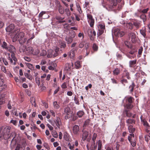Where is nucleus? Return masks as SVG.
Returning <instances> with one entry per match:
<instances>
[{
	"label": "nucleus",
	"mask_w": 150,
	"mask_h": 150,
	"mask_svg": "<svg viewBox=\"0 0 150 150\" xmlns=\"http://www.w3.org/2000/svg\"><path fill=\"white\" fill-rule=\"evenodd\" d=\"M15 33L14 38L16 40L19 41L21 44H23L27 41V39L24 38L25 33L23 32H20V29H15L14 31Z\"/></svg>",
	"instance_id": "1"
},
{
	"label": "nucleus",
	"mask_w": 150,
	"mask_h": 150,
	"mask_svg": "<svg viewBox=\"0 0 150 150\" xmlns=\"http://www.w3.org/2000/svg\"><path fill=\"white\" fill-rule=\"evenodd\" d=\"M11 127H6L2 130L0 131V141L4 139L6 140L9 138L11 135L10 134V130Z\"/></svg>",
	"instance_id": "2"
},
{
	"label": "nucleus",
	"mask_w": 150,
	"mask_h": 150,
	"mask_svg": "<svg viewBox=\"0 0 150 150\" xmlns=\"http://www.w3.org/2000/svg\"><path fill=\"white\" fill-rule=\"evenodd\" d=\"M126 78L128 80H130L131 79L129 72L127 70H125L123 71L121 79L120 80V82L124 86H125L126 84L128 83V81L125 79Z\"/></svg>",
	"instance_id": "3"
},
{
	"label": "nucleus",
	"mask_w": 150,
	"mask_h": 150,
	"mask_svg": "<svg viewBox=\"0 0 150 150\" xmlns=\"http://www.w3.org/2000/svg\"><path fill=\"white\" fill-rule=\"evenodd\" d=\"M128 139L132 147H134L136 145V139L134 138V134H131L128 136Z\"/></svg>",
	"instance_id": "4"
},
{
	"label": "nucleus",
	"mask_w": 150,
	"mask_h": 150,
	"mask_svg": "<svg viewBox=\"0 0 150 150\" xmlns=\"http://www.w3.org/2000/svg\"><path fill=\"white\" fill-rule=\"evenodd\" d=\"M87 33L90 40L92 41L94 40L96 35V33L94 30L93 29L88 28L87 30Z\"/></svg>",
	"instance_id": "5"
},
{
	"label": "nucleus",
	"mask_w": 150,
	"mask_h": 150,
	"mask_svg": "<svg viewBox=\"0 0 150 150\" xmlns=\"http://www.w3.org/2000/svg\"><path fill=\"white\" fill-rule=\"evenodd\" d=\"M56 6L57 8L58 9L59 13L61 14H63L64 12V7L62 6L59 2L58 1H55Z\"/></svg>",
	"instance_id": "6"
},
{
	"label": "nucleus",
	"mask_w": 150,
	"mask_h": 150,
	"mask_svg": "<svg viewBox=\"0 0 150 150\" xmlns=\"http://www.w3.org/2000/svg\"><path fill=\"white\" fill-rule=\"evenodd\" d=\"M14 28V25L13 24H11L6 28V30L7 32H9L10 33H13L14 34L15 33L14 32V30L17 29Z\"/></svg>",
	"instance_id": "7"
},
{
	"label": "nucleus",
	"mask_w": 150,
	"mask_h": 150,
	"mask_svg": "<svg viewBox=\"0 0 150 150\" xmlns=\"http://www.w3.org/2000/svg\"><path fill=\"white\" fill-rule=\"evenodd\" d=\"M11 58L10 57H9L8 58V59L10 61L11 64L15 65H16V62L17 61V59L13 53H11Z\"/></svg>",
	"instance_id": "8"
},
{
	"label": "nucleus",
	"mask_w": 150,
	"mask_h": 150,
	"mask_svg": "<svg viewBox=\"0 0 150 150\" xmlns=\"http://www.w3.org/2000/svg\"><path fill=\"white\" fill-rule=\"evenodd\" d=\"M114 33L115 36L120 37H122L124 35V32L121 31L119 29L117 28L114 29Z\"/></svg>",
	"instance_id": "9"
},
{
	"label": "nucleus",
	"mask_w": 150,
	"mask_h": 150,
	"mask_svg": "<svg viewBox=\"0 0 150 150\" xmlns=\"http://www.w3.org/2000/svg\"><path fill=\"white\" fill-rule=\"evenodd\" d=\"M149 10V8H148L142 10L141 9H138L137 12L135 13V16L137 17H139V13L145 14V13H147Z\"/></svg>",
	"instance_id": "10"
},
{
	"label": "nucleus",
	"mask_w": 150,
	"mask_h": 150,
	"mask_svg": "<svg viewBox=\"0 0 150 150\" xmlns=\"http://www.w3.org/2000/svg\"><path fill=\"white\" fill-rule=\"evenodd\" d=\"M129 36L131 38V41L133 43L135 42L136 41V37L135 34L133 32L130 33L129 34Z\"/></svg>",
	"instance_id": "11"
},
{
	"label": "nucleus",
	"mask_w": 150,
	"mask_h": 150,
	"mask_svg": "<svg viewBox=\"0 0 150 150\" xmlns=\"http://www.w3.org/2000/svg\"><path fill=\"white\" fill-rule=\"evenodd\" d=\"M142 22L139 20H135L133 22V25L137 28H140L141 26Z\"/></svg>",
	"instance_id": "12"
},
{
	"label": "nucleus",
	"mask_w": 150,
	"mask_h": 150,
	"mask_svg": "<svg viewBox=\"0 0 150 150\" xmlns=\"http://www.w3.org/2000/svg\"><path fill=\"white\" fill-rule=\"evenodd\" d=\"M79 127L76 125H74L73 127V132L74 134H78L79 131Z\"/></svg>",
	"instance_id": "13"
},
{
	"label": "nucleus",
	"mask_w": 150,
	"mask_h": 150,
	"mask_svg": "<svg viewBox=\"0 0 150 150\" xmlns=\"http://www.w3.org/2000/svg\"><path fill=\"white\" fill-rule=\"evenodd\" d=\"M82 132L83 133L82 136V139L83 141H85L88 137V132L86 130H83Z\"/></svg>",
	"instance_id": "14"
},
{
	"label": "nucleus",
	"mask_w": 150,
	"mask_h": 150,
	"mask_svg": "<svg viewBox=\"0 0 150 150\" xmlns=\"http://www.w3.org/2000/svg\"><path fill=\"white\" fill-rule=\"evenodd\" d=\"M55 19L59 20V23H62L65 22V21L63 20L64 18V17H62L60 16H55Z\"/></svg>",
	"instance_id": "15"
},
{
	"label": "nucleus",
	"mask_w": 150,
	"mask_h": 150,
	"mask_svg": "<svg viewBox=\"0 0 150 150\" xmlns=\"http://www.w3.org/2000/svg\"><path fill=\"white\" fill-rule=\"evenodd\" d=\"M127 126H128V129L129 132L132 134H133V133L135 131V129L134 128L132 125H127Z\"/></svg>",
	"instance_id": "16"
},
{
	"label": "nucleus",
	"mask_w": 150,
	"mask_h": 150,
	"mask_svg": "<svg viewBox=\"0 0 150 150\" xmlns=\"http://www.w3.org/2000/svg\"><path fill=\"white\" fill-rule=\"evenodd\" d=\"M7 50L10 52L11 53H12L16 51V49L14 46L11 45H10L8 47Z\"/></svg>",
	"instance_id": "17"
},
{
	"label": "nucleus",
	"mask_w": 150,
	"mask_h": 150,
	"mask_svg": "<svg viewBox=\"0 0 150 150\" xmlns=\"http://www.w3.org/2000/svg\"><path fill=\"white\" fill-rule=\"evenodd\" d=\"M136 85L133 81L132 82V84L130 85L129 87V91L132 93L133 92L134 87Z\"/></svg>",
	"instance_id": "18"
},
{
	"label": "nucleus",
	"mask_w": 150,
	"mask_h": 150,
	"mask_svg": "<svg viewBox=\"0 0 150 150\" xmlns=\"http://www.w3.org/2000/svg\"><path fill=\"white\" fill-rule=\"evenodd\" d=\"M56 125L58 127H60V125L61 123V120L59 117H57V118L54 120Z\"/></svg>",
	"instance_id": "19"
},
{
	"label": "nucleus",
	"mask_w": 150,
	"mask_h": 150,
	"mask_svg": "<svg viewBox=\"0 0 150 150\" xmlns=\"http://www.w3.org/2000/svg\"><path fill=\"white\" fill-rule=\"evenodd\" d=\"M120 73V69L117 68H116L113 71V74L114 76H117Z\"/></svg>",
	"instance_id": "20"
},
{
	"label": "nucleus",
	"mask_w": 150,
	"mask_h": 150,
	"mask_svg": "<svg viewBox=\"0 0 150 150\" xmlns=\"http://www.w3.org/2000/svg\"><path fill=\"white\" fill-rule=\"evenodd\" d=\"M140 32L141 35H142L143 37L146 38V29L144 27L142 28V29L140 30Z\"/></svg>",
	"instance_id": "21"
},
{
	"label": "nucleus",
	"mask_w": 150,
	"mask_h": 150,
	"mask_svg": "<svg viewBox=\"0 0 150 150\" xmlns=\"http://www.w3.org/2000/svg\"><path fill=\"white\" fill-rule=\"evenodd\" d=\"M142 116H141L140 117V119L141 120V121L142 122V123L143 124V125L144 126H145V127H146L147 126H148L149 125V124L148 123L146 120L145 119H143L142 118Z\"/></svg>",
	"instance_id": "22"
},
{
	"label": "nucleus",
	"mask_w": 150,
	"mask_h": 150,
	"mask_svg": "<svg viewBox=\"0 0 150 150\" xmlns=\"http://www.w3.org/2000/svg\"><path fill=\"white\" fill-rule=\"evenodd\" d=\"M137 60L130 61L129 62V66L131 67H134L136 63Z\"/></svg>",
	"instance_id": "23"
},
{
	"label": "nucleus",
	"mask_w": 150,
	"mask_h": 150,
	"mask_svg": "<svg viewBox=\"0 0 150 150\" xmlns=\"http://www.w3.org/2000/svg\"><path fill=\"white\" fill-rule=\"evenodd\" d=\"M126 123L128 125L129 124H132L134 123L135 124V123L136 121L135 120L133 119H129L127 120L126 121Z\"/></svg>",
	"instance_id": "24"
},
{
	"label": "nucleus",
	"mask_w": 150,
	"mask_h": 150,
	"mask_svg": "<svg viewBox=\"0 0 150 150\" xmlns=\"http://www.w3.org/2000/svg\"><path fill=\"white\" fill-rule=\"evenodd\" d=\"M139 17H140V18L143 20L144 22L146 21V16L145 14L139 13Z\"/></svg>",
	"instance_id": "25"
},
{
	"label": "nucleus",
	"mask_w": 150,
	"mask_h": 150,
	"mask_svg": "<svg viewBox=\"0 0 150 150\" xmlns=\"http://www.w3.org/2000/svg\"><path fill=\"white\" fill-rule=\"evenodd\" d=\"M73 112L70 111L69 113L65 114L66 115L65 116V119L67 120L72 117Z\"/></svg>",
	"instance_id": "26"
},
{
	"label": "nucleus",
	"mask_w": 150,
	"mask_h": 150,
	"mask_svg": "<svg viewBox=\"0 0 150 150\" xmlns=\"http://www.w3.org/2000/svg\"><path fill=\"white\" fill-rule=\"evenodd\" d=\"M75 52L72 49L70 51V52L68 54L71 58H73L75 56Z\"/></svg>",
	"instance_id": "27"
},
{
	"label": "nucleus",
	"mask_w": 150,
	"mask_h": 150,
	"mask_svg": "<svg viewBox=\"0 0 150 150\" xmlns=\"http://www.w3.org/2000/svg\"><path fill=\"white\" fill-rule=\"evenodd\" d=\"M48 54L47 55V57L48 58H51L53 57V50H48Z\"/></svg>",
	"instance_id": "28"
},
{
	"label": "nucleus",
	"mask_w": 150,
	"mask_h": 150,
	"mask_svg": "<svg viewBox=\"0 0 150 150\" xmlns=\"http://www.w3.org/2000/svg\"><path fill=\"white\" fill-rule=\"evenodd\" d=\"M127 47L129 48L131 50L134 51L135 52L137 51L136 47L131 45H127Z\"/></svg>",
	"instance_id": "29"
},
{
	"label": "nucleus",
	"mask_w": 150,
	"mask_h": 150,
	"mask_svg": "<svg viewBox=\"0 0 150 150\" xmlns=\"http://www.w3.org/2000/svg\"><path fill=\"white\" fill-rule=\"evenodd\" d=\"M84 114V112L82 110H80L78 111L76 114L77 115L78 117L81 118L82 117Z\"/></svg>",
	"instance_id": "30"
},
{
	"label": "nucleus",
	"mask_w": 150,
	"mask_h": 150,
	"mask_svg": "<svg viewBox=\"0 0 150 150\" xmlns=\"http://www.w3.org/2000/svg\"><path fill=\"white\" fill-rule=\"evenodd\" d=\"M126 102H128V103H131L133 102V100H134V99L133 97L130 96L129 97H128L126 98Z\"/></svg>",
	"instance_id": "31"
},
{
	"label": "nucleus",
	"mask_w": 150,
	"mask_h": 150,
	"mask_svg": "<svg viewBox=\"0 0 150 150\" xmlns=\"http://www.w3.org/2000/svg\"><path fill=\"white\" fill-rule=\"evenodd\" d=\"M70 111L71 110L70 107L67 106L64 108L63 114H65L67 113H69Z\"/></svg>",
	"instance_id": "32"
},
{
	"label": "nucleus",
	"mask_w": 150,
	"mask_h": 150,
	"mask_svg": "<svg viewBox=\"0 0 150 150\" xmlns=\"http://www.w3.org/2000/svg\"><path fill=\"white\" fill-rule=\"evenodd\" d=\"M76 68V69H79L81 67L80 61H77L75 63Z\"/></svg>",
	"instance_id": "33"
},
{
	"label": "nucleus",
	"mask_w": 150,
	"mask_h": 150,
	"mask_svg": "<svg viewBox=\"0 0 150 150\" xmlns=\"http://www.w3.org/2000/svg\"><path fill=\"white\" fill-rule=\"evenodd\" d=\"M97 144L98 145V150L101 149L102 146V141L101 140H99L97 142Z\"/></svg>",
	"instance_id": "34"
},
{
	"label": "nucleus",
	"mask_w": 150,
	"mask_h": 150,
	"mask_svg": "<svg viewBox=\"0 0 150 150\" xmlns=\"http://www.w3.org/2000/svg\"><path fill=\"white\" fill-rule=\"evenodd\" d=\"M65 40L67 42V44H68L71 43L73 41V39L70 37H66L65 38Z\"/></svg>",
	"instance_id": "35"
},
{
	"label": "nucleus",
	"mask_w": 150,
	"mask_h": 150,
	"mask_svg": "<svg viewBox=\"0 0 150 150\" xmlns=\"http://www.w3.org/2000/svg\"><path fill=\"white\" fill-rule=\"evenodd\" d=\"M69 134L67 133H65L64 135V139L67 141H69Z\"/></svg>",
	"instance_id": "36"
},
{
	"label": "nucleus",
	"mask_w": 150,
	"mask_h": 150,
	"mask_svg": "<svg viewBox=\"0 0 150 150\" xmlns=\"http://www.w3.org/2000/svg\"><path fill=\"white\" fill-rule=\"evenodd\" d=\"M90 120L89 119L86 120L85 122L83 125V127H86L87 126H90Z\"/></svg>",
	"instance_id": "37"
},
{
	"label": "nucleus",
	"mask_w": 150,
	"mask_h": 150,
	"mask_svg": "<svg viewBox=\"0 0 150 150\" xmlns=\"http://www.w3.org/2000/svg\"><path fill=\"white\" fill-rule=\"evenodd\" d=\"M65 69L68 71H70L71 69V65L69 63H67L66 64Z\"/></svg>",
	"instance_id": "38"
},
{
	"label": "nucleus",
	"mask_w": 150,
	"mask_h": 150,
	"mask_svg": "<svg viewBox=\"0 0 150 150\" xmlns=\"http://www.w3.org/2000/svg\"><path fill=\"white\" fill-rule=\"evenodd\" d=\"M24 75L25 77L30 80H32L33 79V77L30 74H28L27 73H24Z\"/></svg>",
	"instance_id": "39"
},
{
	"label": "nucleus",
	"mask_w": 150,
	"mask_h": 150,
	"mask_svg": "<svg viewBox=\"0 0 150 150\" xmlns=\"http://www.w3.org/2000/svg\"><path fill=\"white\" fill-rule=\"evenodd\" d=\"M60 47L64 48L66 47V43L65 42L61 41L59 42Z\"/></svg>",
	"instance_id": "40"
},
{
	"label": "nucleus",
	"mask_w": 150,
	"mask_h": 150,
	"mask_svg": "<svg viewBox=\"0 0 150 150\" xmlns=\"http://www.w3.org/2000/svg\"><path fill=\"white\" fill-rule=\"evenodd\" d=\"M77 9L78 11L79 14H81L82 13V11L79 4H76V5Z\"/></svg>",
	"instance_id": "41"
},
{
	"label": "nucleus",
	"mask_w": 150,
	"mask_h": 150,
	"mask_svg": "<svg viewBox=\"0 0 150 150\" xmlns=\"http://www.w3.org/2000/svg\"><path fill=\"white\" fill-rule=\"evenodd\" d=\"M1 46L3 48L5 49L6 50L8 49V46H7L6 43L4 41L3 42Z\"/></svg>",
	"instance_id": "42"
},
{
	"label": "nucleus",
	"mask_w": 150,
	"mask_h": 150,
	"mask_svg": "<svg viewBox=\"0 0 150 150\" xmlns=\"http://www.w3.org/2000/svg\"><path fill=\"white\" fill-rule=\"evenodd\" d=\"M26 49V48L25 46H21L20 47L19 51L21 52H23L25 51Z\"/></svg>",
	"instance_id": "43"
},
{
	"label": "nucleus",
	"mask_w": 150,
	"mask_h": 150,
	"mask_svg": "<svg viewBox=\"0 0 150 150\" xmlns=\"http://www.w3.org/2000/svg\"><path fill=\"white\" fill-rule=\"evenodd\" d=\"M98 29L104 30L105 29V25L104 24H99L98 25Z\"/></svg>",
	"instance_id": "44"
},
{
	"label": "nucleus",
	"mask_w": 150,
	"mask_h": 150,
	"mask_svg": "<svg viewBox=\"0 0 150 150\" xmlns=\"http://www.w3.org/2000/svg\"><path fill=\"white\" fill-rule=\"evenodd\" d=\"M26 50L28 51L30 53H33V52L34 50L33 48L31 47H28L26 48Z\"/></svg>",
	"instance_id": "45"
},
{
	"label": "nucleus",
	"mask_w": 150,
	"mask_h": 150,
	"mask_svg": "<svg viewBox=\"0 0 150 150\" xmlns=\"http://www.w3.org/2000/svg\"><path fill=\"white\" fill-rule=\"evenodd\" d=\"M92 48L94 51H97L98 49V46L95 43H94L93 45Z\"/></svg>",
	"instance_id": "46"
},
{
	"label": "nucleus",
	"mask_w": 150,
	"mask_h": 150,
	"mask_svg": "<svg viewBox=\"0 0 150 150\" xmlns=\"http://www.w3.org/2000/svg\"><path fill=\"white\" fill-rule=\"evenodd\" d=\"M53 105L54 108L56 109H58L59 108V105L57 104V101H54L53 102Z\"/></svg>",
	"instance_id": "47"
},
{
	"label": "nucleus",
	"mask_w": 150,
	"mask_h": 150,
	"mask_svg": "<svg viewBox=\"0 0 150 150\" xmlns=\"http://www.w3.org/2000/svg\"><path fill=\"white\" fill-rule=\"evenodd\" d=\"M126 107L128 109H131L133 107V105L131 103H126Z\"/></svg>",
	"instance_id": "48"
},
{
	"label": "nucleus",
	"mask_w": 150,
	"mask_h": 150,
	"mask_svg": "<svg viewBox=\"0 0 150 150\" xmlns=\"http://www.w3.org/2000/svg\"><path fill=\"white\" fill-rule=\"evenodd\" d=\"M88 22L90 24V26L91 27H93L94 23V19L88 21Z\"/></svg>",
	"instance_id": "49"
},
{
	"label": "nucleus",
	"mask_w": 150,
	"mask_h": 150,
	"mask_svg": "<svg viewBox=\"0 0 150 150\" xmlns=\"http://www.w3.org/2000/svg\"><path fill=\"white\" fill-rule=\"evenodd\" d=\"M24 148H23L20 144H18L16 146L15 150H24Z\"/></svg>",
	"instance_id": "50"
},
{
	"label": "nucleus",
	"mask_w": 150,
	"mask_h": 150,
	"mask_svg": "<svg viewBox=\"0 0 150 150\" xmlns=\"http://www.w3.org/2000/svg\"><path fill=\"white\" fill-rule=\"evenodd\" d=\"M97 137V134L96 133H94L93 134V137L92 138V140L93 141V143L94 144H95V142Z\"/></svg>",
	"instance_id": "51"
},
{
	"label": "nucleus",
	"mask_w": 150,
	"mask_h": 150,
	"mask_svg": "<svg viewBox=\"0 0 150 150\" xmlns=\"http://www.w3.org/2000/svg\"><path fill=\"white\" fill-rule=\"evenodd\" d=\"M35 81L36 83L39 86L40 83V77H36L35 78Z\"/></svg>",
	"instance_id": "52"
},
{
	"label": "nucleus",
	"mask_w": 150,
	"mask_h": 150,
	"mask_svg": "<svg viewBox=\"0 0 150 150\" xmlns=\"http://www.w3.org/2000/svg\"><path fill=\"white\" fill-rule=\"evenodd\" d=\"M133 23H128L127 24V26L128 28L131 30L133 28Z\"/></svg>",
	"instance_id": "53"
},
{
	"label": "nucleus",
	"mask_w": 150,
	"mask_h": 150,
	"mask_svg": "<svg viewBox=\"0 0 150 150\" xmlns=\"http://www.w3.org/2000/svg\"><path fill=\"white\" fill-rule=\"evenodd\" d=\"M47 54V52L45 50H42L41 51V52L40 54V55L41 56H45Z\"/></svg>",
	"instance_id": "54"
},
{
	"label": "nucleus",
	"mask_w": 150,
	"mask_h": 150,
	"mask_svg": "<svg viewBox=\"0 0 150 150\" xmlns=\"http://www.w3.org/2000/svg\"><path fill=\"white\" fill-rule=\"evenodd\" d=\"M97 146L95 145V143H93V144L91 145L90 147V149L91 150H95L97 149Z\"/></svg>",
	"instance_id": "55"
},
{
	"label": "nucleus",
	"mask_w": 150,
	"mask_h": 150,
	"mask_svg": "<svg viewBox=\"0 0 150 150\" xmlns=\"http://www.w3.org/2000/svg\"><path fill=\"white\" fill-rule=\"evenodd\" d=\"M126 55L127 57L130 59L134 58L135 57L134 55H132L131 54L127 53L126 54Z\"/></svg>",
	"instance_id": "56"
},
{
	"label": "nucleus",
	"mask_w": 150,
	"mask_h": 150,
	"mask_svg": "<svg viewBox=\"0 0 150 150\" xmlns=\"http://www.w3.org/2000/svg\"><path fill=\"white\" fill-rule=\"evenodd\" d=\"M64 11L66 13V14L68 16H69L71 15V12L69 8H66L64 9Z\"/></svg>",
	"instance_id": "57"
},
{
	"label": "nucleus",
	"mask_w": 150,
	"mask_h": 150,
	"mask_svg": "<svg viewBox=\"0 0 150 150\" xmlns=\"http://www.w3.org/2000/svg\"><path fill=\"white\" fill-rule=\"evenodd\" d=\"M104 32V30L98 29L97 33V35L99 36L103 34Z\"/></svg>",
	"instance_id": "58"
},
{
	"label": "nucleus",
	"mask_w": 150,
	"mask_h": 150,
	"mask_svg": "<svg viewBox=\"0 0 150 150\" xmlns=\"http://www.w3.org/2000/svg\"><path fill=\"white\" fill-rule=\"evenodd\" d=\"M125 114L126 116L129 117H130L132 115V114L131 113L129 112L127 110L125 111Z\"/></svg>",
	"instance_id": "59"
},
{
	"label": "nucleus",
	"mask_w": 150,
	"mask_h": 150,
	"mask_svg": "<svg viewBox=\"0 0 150 150\" xmlns=\"http://www.w3.org/2000/svg\"><path fill=\"white\" fill-rule=\"evenodd\" d=\"M87 16L88 19V21L91 20V19H93L92 15L89 14V13L87 14Z\"/></svg>",
	"instance_id": "60"
},
{
	"label": "nucleus",
	"mask_w": 150,
	"mask_h": 150,
	"mask_svg": "<svg viewBox=\"0 0 150 150\" xmlns=\"http://www.w3.org/2000/svg\"><path fill=\"white\" fill-rule=\"evenodd\" d=\"M74 100L75 103H76V104H77L78 105L79 104V100L78 99V98L77 97V96L76 95H75V96L74 97Z\"/></svg>",
	"instance_id": "61"
},
{
	"label": "nucleus",
	"mask_w": 150,
	"mask_h": 150,
	"mask_svg": "<svg viewBox=\"0 0 150 150\" xmlns=\"http://www.w3.org/2000/svg\"><path fill=\"white\" fill-rule=\"evenodd\" d=\"M145 140L147 143L149 140L150 139V136L149 135H146L144 137Z\"/></svg>",
	"instance_id": "62"
},
{
	"label": "nucleus",
	"mask_w": 150,
	"mask_h": 150,
	"mask_svg": "<svg viewBox=\"0 0 150 150\" xmlns=\"http://www.w3.org/2000/svg\"><path fill=\"white\" fill-rule=\"evenodd\" d=\"M52 135L53 137L55 138H57L58 136L57 133L55 131L53 132Z\"/></svg>",
	"instance_id": "63"
},
{
	"label": "nucleus",
	"mask_w": 150,
	"mask_h": 150,
	"mask_svg": "<svg viewBox=\"0 0 150 150\" xmlns=\"http://www.w3.org/2000/svg\"><path fill=\"white\" fill-rule=\"evenodd\" d=\"M84 46V43L83 42H81L79 43V47H78L79 48H82Z\"/></svg>",
	"instance_id": "64"
}]
</instances>
